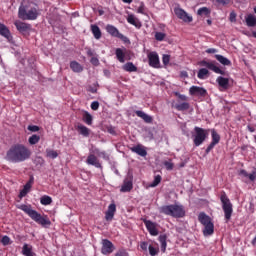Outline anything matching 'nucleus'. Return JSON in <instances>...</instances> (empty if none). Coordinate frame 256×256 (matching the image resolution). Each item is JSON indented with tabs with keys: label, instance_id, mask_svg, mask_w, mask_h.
<instances>
[{
	"label": "nucleus",
	"instance_id": "obj_1",
	"mask_svg": "<svg viewBox=\"0 0 256 256\" xmlns=\"http://www.w3.org/2000/svg\"><path fill=\"white\" fill-rule=\"evenodd\" d=\"M31 149L24 144L12 145L6 153V160L10 163H23L31 159Z\"/></svg>",
	"mask_w": 256,
	"mask_h": 256
},
{
	"label": "nucleus",
	"instance_id": "obj_2",
	"mask_svg": "<svg viewBox=\"0 0 256 256\" xmlns=\"http://www.w3.org/2000/svg\"><path fill=\"white\" fill-rule=\"evenodd\" d=\"M160 213L174 219H181L185 217V207L179 204L164 205L160 207Z\"/></svg>",
	"mask_w": 256,
	"mask_h": 256
},
{
	"label": "nucleus",
	"instance_id": "obj_3",
	"mask_svg": "<svg viewBox=\"0 0 256 256\" xmlns=\"http://www.w3.org/2000/svg\"><path fill=\"white\" fill-rule=\"evenodd\" d=\"M18 209H20L21 211H24V213H26V215L30 216V218L33 221H35L39 225H42L43 227H45V225H51V221L49 219L41 216V214L39 212H37V210L31 209V205L22 204V205L18 206Z\"/></svg>",
	"mask_w": 256,
	"mask_h": 256
},
{
	"label": "nucleus",
	"instance_id": "obj_4",
	"mask_svg": "<svg viewBox=\"0 0 256 256\" xmlns=\"http://www.w3.org/2000/svg\"><path fill=\"white\" fill-rule=\"evenodd\" d=\"M18 17L22 21H35L39 17V10L37 8H27V6H20L18 10Z\"/></svg>",
	"mask_w": 256,
	"mask_h": 256
},
{
	"label": "nucleus",
	"instance_id": "obj_5",
	"mask_svg": "<svg viewBox=\"0 0 256 256\" xmlns=\"http://www.w3.org/2000/svg\"><path fill=\"white\" fill-rule=\"evenodd\" d=\"M220 201L222 203V209L224 211V217L226 221H231V217L233 215V204L227 194L223 192L220 196Z\"/></svg>",
	"mask_w": 256,
	"mask_h": 256
},
{
	"label": "nucleus",
	"instance_id": "obj_6",
	"mask_svg": "<svg viewBox=\"0 0 256 256\" xmlns=\"http://www.w3.org/2000/svg\"><path fill=\"white\" fill-rule=\"evenodd\" d=\"M194 131H195V134L193 135V143L195 147H199L203 145V143H205L208 137V133H207V130L198 126L194 128Z\"/></svg>",
	"mask_w": 256,
	"mask_h": 256
},
{
	"label": "nucleus",
	"instance_id": "obj_7",
	"mask_svg": "<svg viewBox=\"0 0 256 256\" xmlns=\"http://www.w3.org/2000/svg\"><path fill=\"white\" fill-rule=\"evenodd\" d=\"M14 25L17 31H19V33H21V35L24 37H29V35H31V31H33V27L29 23L17 20L14 22Z\"/></svg>",
	"mask_w": 256,
	"mask_h": 256
},
{
	"label": "nucleus",
	"instance_id": "obj_8",
	"mask_svg": "<svg viewBox=\"0 0 256 256\" xmlns=\"http://www.w3.org/2000/svg\"><path fill=\"white\" fill-rule=\"evenodd\" d=\"M200 67H206L210 71L217 73L218 75H225V71L221 70L218 66L215 65V62H209L206 60H202L199 62Z\"/></svg>",
	"mask_w": 256,
	"mask_h": 256
},
{
	"label": "nucleus",
	"instance_id": "obj_9",
	"mask_svg": "<svg viewBox=\"0 0 256 256\" xmlns=\"http://www.w3.org/2000/svg\"><path fill=\"white\" fill-rule=\"evenodd\" d=\"M106 31L107 33H109V35H111V37H116L117 39H121V41L127 42V37L121 34V32H119V29H117V27L111 24H108L106 26Z\"/></svg>",
	"mask_w": 256,
	"mask_h": 256
},
{
	"label": "nucleus",
	"instance_id": "obj_10",
	"mask_svg": "<svg viewBox=\"0 0 256 256\" xmlns=\"http://www.w3.org/2000/svg\"><path fill=\"white\" fill-rule=\"evenodd\" d=\"M113 251H115V245H113V242L108 239H103L101 248L102 255H111Z\"/></svg>",
	"mask_w": 256,
	"mask_h": 256
},
{
	"label": "nucleus",
	"instance_id": "obj_11",
	"mask_svg": "<svg viewBox=\"0 0 256 256\" xmlns=\"http://www.w3.org/2000/svg\"><path fill=\"white\" fill-rule=\"evenodd\" d=\"M174 13L176 17L184 21V23H191V21H193V17L189 16V14L180 7L174 8Z\"/></svg>",
	"mask_w": 256,
	"mask_h": 256
},
{
	"label": "nucleus",
	"instance_id": "obj_12",
	"mask_svg": "<svg viewBox=\"0 0 256 256\" xmlns=\"http://www.w3.org/2000/svg\"><path fill=\"white\" fill-rule=\"evenodd\" d=\"M143 223L147 231L150 233V235H152V237H157V235H159V230L157 229V223L147 219H144Z\"/></svg>",
	"mask_w": 256,
	"mask_h": 256
},
{
	"label": "nucleus",
	"instance_id": "obj_13",
	"mask_svg": "<svg viewBox=\"0 0 256 256\" xmlns=\"http://www.w3.org/2000/svg\"><path fill=\"white\" fill-rule=\"evenodd\" d=\"M148 61H149V65L150 67H153L154 69H159V54H157V52H150L148 54Z\"/></svg>",
	"mask_w": 256,
	"mask_h": 256
},
{
	"label": "nucleus",
	"instance_id": "obj_14",
	"mask_svg": "<svg viewBox=\"0 0 256 256\" xmlns=\"http://www.w3.org/2000/svg\"><path fill=\"white\" fill-rule=\"evenodd\" d=\"M190 95H196L198 97H206L207 96V90L203 87L199 86H192L189 89Z\"/></svg>",
	"mask_w": 256,
	"mask_h": 256
},
{
	"label": "nucleus",
	"instance_id": "obj_15",
	"mask_svg": "<svg viewBox=\"0 0 256 256\" xmlns=\"http://www.w3.org/2000/svg\"><path fill=\"white\" fill-rule=\"evenodd\" d=\"M34 181H35V178H33V176H31L29 181L24 185V188L19 193L20 199H23V197H26L27 193H29V191H31V187H33Z\"/></svg>",
	"mask_w": 256,
	"mask_h": 256
},
{
	"label": "nucleus",
	"instance_id": "obj_16",
	"mask_svg": "<svg viewBox=\"0 0 256 256\" xmlns=\"http://www.w3.org/2000/svg\"><path fill=\"white\" fill-rule=\"evenodd\" d=\"M86 163L87 165H93L94 167H96V169H103L101 162H99V159L97 158V156H95V154L88 155Z\"/></svg>",
	"mask_w": 256,
	"mask_h": 256
},
{
	"label": "nucleus",
	"instance_id": "obj_17",
	"mask_svg": "<svg viewBox=\"0 0 256 256\" xmlns=\"http://www.w3.org/2000/svg\"><path fill=\"white\" fill-rule=\"evenodd\" d=\"M198 221L203 225V227H207L209 225L213 224V221H211V217L209 215L205 214V212H200L198 215Z\"/></svg>",
	"mask_w": 256,
	"mask_h": 256
},
{
	"label": "nucleus",
	"instance_id": "obj_18",
	"mask_svg": "<svg viewBox=\"0 0 256 256\" xmlns=\"http://www.w3.org/2000/svg\"><path fill=\"white\" fill-rule=\"evenodd\" d=\"M130 151H132V153H136V155H139L140 157H147V150L145 149V146L141 144L131 147Z\"/></svg>",
	"mask_w": 256,
	"mask_h": 256
},
{
	"label": "nucleus",
	"instance_id": "obj_19",
	"mask_svg": "<svg viewBox=\"0 0 256 256\" xmlns=\"http://www.w3.org/2000/svg\"><path fill=\"white\" fill-rule=\"evenodd\" d=\"M76 130L78 131L79 135H82V137H89L91 135V129L87 128V126L83 124H78L76 126Z\"/></svg>",
	"mask_w": 256,
	"mask_h": 256
},
{
	"label": "nucleus",
	"instance_id": "obj_20",
	"mask_svg": "<svg viewBox=\"0 0 256 256\" xmlns=\"http://www.w3.org/2000/svg\"><path fill=\"white\" fill-rule=\"evenodd\" d=\"M135 115H137V117H140V119H143L145 123H153V117L149 116L147 113L141 110L135 111Z\"/></svg>",
	"mask_w": 256,
	"mask_h": 256
},
{
	"label": "nucleus",
	"instance_id": "obj_21",
	"mask_svg": "<svg viewBox=\"0 0 256 256\" xmlns=\"http://www.w3.org/2000/svg\"><path fill=\"white\" fill-rule=\"evenodd\" d=\"M70 69L73 73H83V66L77 61L70 62Z\"/></svg>",
	"mask_w": 256,
	"mask_h": 256
},
{
	"label": "nucleus",
	"instance_id": "obj_22",
	"mask_svg": "<svg viewBox=\"0 0 256 256\" xmlns=\"http://www.w3.org/2000/svg\"><path fill=\"white\" fill-rule=\"evenodd\" d=\"M133 189V181L125 180L120 191L121 193H129Z\"/></svg>",
	"mask_w": 256,
	"mask_h": 256
},
{
	"label": "nucleus",
	"instance_id": "obj_23",
	"mask_svg": "<svg viewBox=\"0 0 256 256\" xmlns=\"http://www.w3.org/2000/svg\"><path fill=\"white\" fill-rule=\"evenodd\" d=\"M216 82L218 83L219 87H222V89H229V79L219 76L216 79Z\"/></svg>",
	"mask_w": 256,
	"mask_h": 256
},
{
	"label": "nucleus",
	"instance_id": "obj_24",
	"mask_svg": "<svg viewBox=\"0 0 256 256\" xmlns=\"http://www.w3.org/2000/svg\"><path fill=\"white\" fill-rule=\"evenodd\" d=\"M158 241L161 245L162 253H165V251H167V234H161L158 238Z\"/></svg>",
	"mask_w": 256,
	"mask_h": 256
},
{
	"label": "nucleus",
	"instance_id": "obj_25",
	"mask_svg": "<svg viewBox=\"0 0 256 256\" xmlns=\"http://www.w3.org/2000/svg\"><path fill=\"white\" fill-rule=\"evenodd\" d=\"M127 21L130 25H134L137 29H141V22H139V19H137L133 14L128 15Z\"/></svg>",
	"mask_w": 256,
	"mask_h": 256
},
{
	"label": "nucleus",
	"instance_id": "obj_26",
	"mask_svg": "<svg viewBox=\"0 0 256 256\" xmlns=\"http://www.w3.org/2000/svg\"><path fill=\"white\" fill-rule=\"evenodd\" d=\"M215 233V224H210L208 226H204L203 235L204 237H209Z\"/></svg>",
	"mask_w": 256,
	"mask_h": 256
},
{
	"label": "nucleus",
	"instance_id": "obj_27",
	"mask_svg": "<svg viewBox=\"0 0 256 256\" xmlns=\"http://www.w3.org/2000/svg\"><path fill=\"white\" fill-rule=\"evenodd\" d=\"M22 254L24 256H35V252H33V247L29 246V244H24L23 245Z\"/></svg>",
	"mask_w": 256,
	"mask_h": 256
},
{
	"label": "nucleus",
	"instance_id": "obj_28",
	"mask_svg": "<svg viewBox=\"0 0 256 256\" xmlns=\"http://www.w3.org/2000/svg\"><path fill=\"white\" fill-rule=\"evenodd\" d=\"M246 25L247 27H255L256 26V17L253 14H248L246 17Z\"/></svg>",
	"mask_w": 256,
	"mask_h": 256
},
{
	"label": "nucleus",
	"instance_id": "obj_29",
	"mask_svg": "<svg viewBox=\"0 0 256 256\" xmlns=\"http://www.w3.org/2000/svg\"><path fill=\"white\" fill-rule=\"evenodd\" d=\"M122 69L127 71L128 73H135L137 72V66L133 65V62H128L123 65Z\"/></svg>",
	"mask_w": 256,
	"mask_h": 256
},
{
	"label": "nucleus",
	"instance_id": "obj_30",
	"mask_svg": "<svg viewBox=\"0 0 256 256\" xmlns=\"http://www.w3.org/2000/svg\"><path fill=\"white\" fill-rule=\"evenodd\" d=\"M0 35H2V37H5L6 39H9V37H11V31H9V28H7L5 24L0 23Z\"/></svg>",
	"mask_w": 256,
	"mask_h": 256
},
{
	"label": "nucleus",
	"instance_id": "obj_31",
	"mask_svg": "<svg viewBox=\"0 0 256 256\" xmlns=\"http://www.w3.org/2000/svg\"><path fill=\"white\" fill-rule=\"evenodd\" d=\"M215 59H217V61L219 63H221V65H226V66H230L231 65V60L225 58V56H223L221 54H216L215 55Z\"/></svg>",
	"mask_w": 256,
	"mask_h": 256
},
{
	"label": "nucleus",
	"instance_id": "obj_32",
	"mask_svg": "<svg viewBox=\"0 0 256 256\" xmlns=\"http://www.w3.org/2000/svg\"><path fill=\"white\" fill-rule=\"evenodd\" d=\"M174 107L177 111H189L191 105L189 102H182L180 104H175Z\"/></svg>",
	"mask_w": 256,
	"mask_h": 256
},
{
	"label": "nucleus",
	"instance_id": "obj_33",
	"mask_svg": "<svg viewBox=\"0 0 256 256\" xmlns=\"http://www.w3.org/2000/svg\"><path fill=\"white\" fill-rule=\"evenodd\" d=\"M82 121H84L86 125H93V116L87 111H85L82 114Z\"/></svg>",
	"mask_w": 256,
	"mask_h": 256
},
{
	"label": "nucleus",
	"instance_id": "obj_34",
	"mask_svg": "<svg viewBox=\"0 0 256 256\" xmlns=\"http://www.w3.org/2000/svg\"><path fill=\"white\" fill-rule=\"evenodd\" d=\"M211 135H212L211 143H213L214 145H217L219 143V141H221V135H219V133H217L216 129L211 130Z\"/></svg>",
	"mask_w": 256,
	"mask_h": 256
},
{
	"label": "nucleus",
	"instance_id": "obj_35",
	"mask_svg": "<svg viewBox=\"0 0 256 256\" xmlns=\"http://www.w3.org/2000/svg\"><path fill=\"white\" fill-rule=\"evenodd\" d=\"M115 54L116 59H118L120 63H125V52H123V49L117 48Z\"/></svg>",
	"mask_w": 256,
	"mask_h": 256
},
{
	"label": "nucleus",
	"instance_id": "obj_36",
	"mask_svg": "<svg viewBox=\"0 0 256 256\" xmlns=\"http://www.w3.org/2000/svg\"><path fill=\"white\" fill-rule=\"evenodd\" d=\"M91 31H92L93 36L96 39H100L101 38V29L99 28V26H97L95 24L91 25Z\"/></svg>",
	"mask_w": 256,
	"mask_h": 256
},
{
	"label": "nucleus",
	"instance_id": "obj_37",
	"mask_svg": "<svg viewBox=\"0 0 256 256\" xmlns=\"http://www.w3.org/2000/svg\"><path fill=\"white\" fill-rule=\"evenodd\" d=\"M197 14L200 15V17H209L211 15V10L207 7H202L198 9Z\"/></svg>",
	"mask_w": 256,
	"mask_h": 256
},
{
	"label": "nucleus",
	"instance_id": "obj_38",
	"mask_svg": "<svg viewBox=\"0 0 256 256\" xmlns=\"http://www.w3.org/2000/svg\"><path fill=\"white\" fill-rule=\"evenodd\" d=\"M39 141H41V136H39L37 134L30 136L28 139L29 145H37V143H39Z\"/></svg>",
	"mask_w": 256,
	"mask_h": 256
},
{
	"label": "nucleus",
	"instance_id": "obj_39",
	"mask_svg": "<svg viewBox=\"0 0 256 256\" xmlns=\"http://www.w3.org/2000/svg\"><path fill=\"white\" fill-rule=\"evenodd\" d=\"M40 203L45 206L51 205V203H53V198H51V196L44 195L40 198Z\"/></svg>",
	"mask_w": 256,
	"mask_h": 256
},
{
	"label": "nucleus",
	"instance_id": "obj_40",
	"mask_svg": "<svg viewBox=\"0 0 256 256\" xmlns=\"http://www.w3.org/2000/svg\"><path fill=\"white\" fill-rule=\"evenodd\" d=\"M46 157H49V159H57V157H59V153L52 149H46Z\"/></svg>",
	"mask_w": 256,
	"mask_h": 256
},
{
	"label": "nucleus",
	"instance_id": "obj_41",
	"mask_svg": "<svg viewBox=\"0 0 256 256\" xmlns=\"http://www.w3.org/2000/svg\"><path fill=\"white\" fill-rule=\"evenodd\" d=\"M149 255L157 256L159 255V247H154L152 244L148 246Z\"/></svg>",
	"mask_w": 256,
	"mask_h": 256
},
{
	"label": "nucleus",
	"instance_id": "obj_42",
	"mask_svg": "<svg viewBox=\"0 0 256 256\" xmlns=\"http://www.w3.org/2000/svg\"><path fill=\"white\" fill-rule=\"evenodd\" d=\"M209 75V70L206 68H202L198 71L197 77L198 79H205Z\"/></svg>",
	"mask_w": 256,
	"mask_h": 256
},
{
	"label": "nucleus",
	"instance_id": "obj_43",
	"mask_svg": "<svg viewBox=\"0 0 256 256\" xmlns=\"http://www.w3.org/2000/svg\"><path fill=\"white\" fill-rule=\"evenodd\" d=\"M165 37H167V34L163 33V32H156L155 33V39L156 41H164Z\"/></svg>",
	"mask_w": 256,
	"mask_h": 256
},
{
	"label": "nucleus",
	"instance_id": "obj_44",
	"mask_svg": "<svg viewBox=\"0 0 256 256\" xmlns=\"http://www.w3.org/2000/svg\"><path fill=\"white\" fill-rule=\"evenodd\" d=\"M161 175H156L154 177L153 182L150 184V187H157V185H159V183H161Z\"/></svg>",
	"mask_w": 256,
	"mask_h": 256
},
{
	"label": "nucleus",
	"instance_id": "obj_45",
	"mask_svg": "<svg viewBox=\"0 0 256 256\" xmlns=\"http://www.w3.org/2000/svg\"><path fill=\"white\" fill-rule=\"evenodd\" d=\"M0 243H2L4 247H7V245H11V238H9V236H3Z\"/></svg>",
	"mask_w": 256,
	"mask_h": 256
},
{
	"label": "nucleus",
	"instance_id": "obj_46",
	"mask_svg": "<svg viewBox=\"0 0 256 256\" xmlns=\"http://www.w3.org/2000/svg\"><path fill=\"white\" fill-rule=\"evenodd\" d=\"M163 165L164 167H166L167 171H173V167H175V165L173 164V162H171V160L164 161Z\"/></svg>",
	"mask_w": 256,
	"mask_h": 256
},
{
	"label": "nucleus",
	"instance_id": "obj_47",
	"mask_svg": "<svg viewBox=\"0 0 256 256\" xmlns=\"http://www.w3.org/2000/svg\"><path fill=\"white\" fill-rule=\"evenodd\" d=\"M108 213H112L113 215H115V211H117V206L112 203L108 206Z\"/></svg>",
	"mask_w": 256,
	"mask_h": 256
},
{
	"label": "nucleus",
	"instance_id": "obj_48",
	"mask_svg": "<svg viewBox=\"0 0 256 256\" xmlns=\"http://www.w3.org/2000/svg\"><path fill=\"white\" fill-rule=\"evenodd\" d=\"M140 249L147 253V249H149V243L148 242H141L140 243Z\"/></svg>",
	"mask_w": 256,
	"mask_h": 256
},
{
	"label": "nucleus",
	"instance_id": "obj_49",
	"mask_svg": "<svg viewBox=\"0 0 256 256\" xmlns=\"http://www.w3.org/2000/svg\"><path fill=\"white\" fill-rule=\"evenodd\" d=\"M174 95L176 97H178V99H180V101H187V99H188L186 95H183V94H181L179 92H175Z\"/></svg>",
	"mask_w": 256,
	"mask_h": 256
},
{
	"label": "nucleus",
	"instance_id": "obj_50",
	"mask_svg": "<svg viewBox=\"0 0 256 256\" xmlns=\"http://www.w3.org/2000/svg\"><path fill=\"white\" fill-rule=\"evenodd\" d=\"M28 131H31L32 133H37V131H39V126H37V125H29L28 126Z\"/></svg>",
	"mask_w": 256,
	"mask_h": 256
},
{
	"label": "nucleus",
	"instance_id": "obj_51",
	"mask_svg": "<svg viewBox=\"0 0 256 256\" xmlns=\"http://www.w3.org/2000/svg\"><path fill=\"white\" fill-rule=\"evenodd\" d=\"M113 217H115V214L106 211V214H105L106 221H113Z\"/></svg>",
	"mask_w": 256,
	"mask_h": 256
},
{
	"label": "nucleus",
	"instance_id": "obj_52",
	"mask_svg": "<svg viewBox=\"0 0 256 256\" xmlns=\"http://www.w3.org/2000/svg\"><path fill=\"white\" fill-rule=\"evenodd\" d=\"M90 107L92 111H97L99 109V102L97 101L92 102Z\"/></svg>",
	"mask_w": 256,
	"mask_h": 256
},
{
	"label": "nucleus",
	"instance_id": "obj_53",
	"mask_svg": "<svg viewBox=\"0 0 256 256\" xmlns=\"http://www.w3.org/2000/svg\"><path fill=\"white\" fill-rule=\"evenodd\" d=\"M162 61L165 65H169V61H171V57L169 55H163Z\"/></svg>",
	"mask_w": 256,
	"mask_h": 256
},
{
	"label": "nucleus",
	"instance_id": "obj_54",
	"mask_svg": "<svg viewBox=\"0 0 256 256\" xmlns=\"http://www.w3.org/2000/svg\"><path fill=\"white\" fill-rule=\"evenodd\" d=\"M216 144H213V142H211L208 147L206 148V154L209 155V153H211V150H213L215 148Z\"/></svg>",
	"mask_w": 256,
	"mask_h": 256
},
{
	"label": "nucleus",
	"instance_id": "obj_55",
	"mask_svg": "<svg viewBox=\"0 0 256 256\" xmlns=\"http://www.w3.org/2000/svg\"><path fill=\"white\" fill-rule=\"evenodd\" d=\"M115 256H129V253H127L125 250H119L116 252Z\"/></svg>",
	"mask_w": 256,
	"mask_h": 256
},
{
	"label": "nucleus",
	"instance_id": "obj_56",
	"mask_svg": "<svg viewBox=\"0 0 256 256\" xmlns=\"http://www.w3.org/2000/svg\"><path fill=\"white\" fill-rule=\"evenodd\" d=\"M236 19H237V14H235V12H231L230 13V21H231V23H235Z\"/></svg>",
	"mask_w": 256,
	"mask_h": 256
},
{
	"label": "nucleus",
	"instance_id": "obj_57",
	"mask_svg": "<svg viewBox=\"0 0 256 256\" xmlns=\"http://www.w3.org/2000/svg\"><path fill=\"white\" fill-rule=\"evenodd\" d=\"M220 5H229L231 0H216Z\"/></svg>",
	"mask_w": 256,
	"mask_h": 256
},
{
	"label": "nucleus",
	"instance_id": "obj_58",
	"mask_svg": "<svg viewBox=\"0 0 256 256\" xmlns=\"http://www.w3.org/2000/svg\"><path fill=\"white\" fill-rule=\"evenodd\" d=\"M90 63H92V65H99V59L92 57Z\"/></svg>",
	"mask_w": 256,
	"mask_h": 256
},
{
	"label": "nucleus",
	"instance_id": "obj_59",
	"mask_svg": "<svg viewBox=\"0 0 256 256\" xmlns=\"http://www.w3.org/2000/svg\"><path fill=\"white\" fill-rule=\"evenodd\" d=\"M206 53H209V54L217 53V49L209 48V49L206 50Z\"/></svg>",
	"mask_w": 256,
	"mask_h": 256
},
{
	"label": "nucleus",
	"instance_id": "obj_60",
	"mask_svg": "<svg viewBox=\"0 0 256 256\" xmlns=\"http://www.w3.org/2000/svg\"><path fill=\"white\" fill-rule=\"evenodd\" d=\"M239 175H243V177H249V173L246 170H240Z\"/></svg>",
	"mask_w": 256,
	"mask_h": 256
},
{
	"label": "nucleus",
	"instance_id": "obj_61",
	"mask_svg": "<svg viewBox=\"0 0 256 256\" xmlns=\"http://www.w3.org/2000/svg\"><path fill=\"white\" fill-rule=\"evenodd\" d=\"M38 162L40 163V165H43L45 163V160H43V158L39 157Z\"/></svg>",
	"mask_w": 256,
	"mask_h": 256
},
{
	"label": "nucleus",
	"instance_id": "obj_62",
	"mask_svg": "<svg viewBox=\"0 0 256 256\" xmlns=\"http://www.w3.org/2000/svg\"><path fill=\"white\" fill-rule=\"evenodd\" d=\"M87 55H88L89 57H93V51H92V50H88V51H87Z\"/></svg>",
	"mask_w": 256,
	"mask_h": 256
},
{
	"label": "nucleus",
	"instance_id": "obj_63",
	"mask_svg": "<svg viewBox=\"0 0 256 256\" xmlns=\"http://www.w3.org/2000/svg\"><path fill=\"white\" fill-rule=\"evenodd\" d=\"M122 1H123V3H128V4L133 3V0H122Z\"/></svg>",
	"mask_w": 256,
	"mask_h": 256
},
{
	"label": "nucleus",
	"instance_id": "obj_64",
	"mask_svg": "<svg viewBox=\"0 0 256 256\" xmlns=\"http://www.w3.org/2000/svg\"><path fill=\"white\" fill-rule=\"evenodd\" d=\"M181 75L182 77H187V72H182Z\"/></svg>",
	"mask_w": 256,
	"mask_h": 256
}]
</instances>
